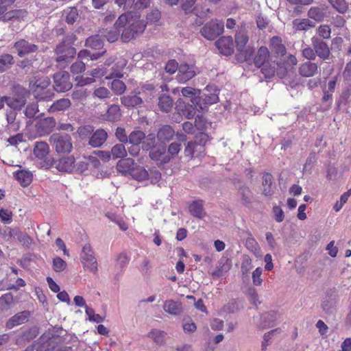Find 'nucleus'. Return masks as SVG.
<instances>
[{
  "label": "nucleus",
  "mask_w": 351,
  "mask_h": 351,
  "mask_svg": "<svg viewBox=\"0 0 351 351\" xmlns=\"http://www.w3.org/2000/svg\"><path fill=\"white\" fill-rule=\"evenodd\" d=\"M144 139H145L143 141L144 144L147 143L148 146H152L155 140V136L151 134L145 138V135L142 131L134 130L130 133L128 141L134 145H138Z\"/></svg>",
  "instance_id": "nucleus-12"
},
{
  "label": "nucleus",
  "mask_w": 351,
  "mask_h": 351,
  "mask_svg": "<svg viewBox=\"0 0 351 351\" xmlns=\"http://www.w3.org/2000/svg\"><path fill=\"white\" fill-rule=\"evenodd\" d=\"M186 156L202 157L204 154V147L203 145L198 144L196 142H189L184 149Z\"/></svg>",
  "instance_id": "nucleus-20"
},
{
  "label": "nucleus",
  "mask_w": 351,
  "mask_h": 351,
  "mask_svg": "<svg viewBox=\"0 0 351 351\" xmlns=\"http://www.w3.org/2000/svg\"><path fill=\"white\" fill-rule=\"evenodd\" d=\"M85 70V63L82 61H77L71 66V71L73 73H80Z\"/></svg>",
  "instance_id": "nucleus-64"
},
{
  "label": "nucleus",
  "mask_w": 351,
  "mask_h": 351,
  "mask_svg": "<svg viewBox=\"0 0 351 351\" xmlns=\"http://www.w3.org/2000/svg\"><path fill=\"white\" fill-rule=\"evenodd\" d=\"M14 58L12 55L5 53L0 56V73L5 72L14 64Z\"/></svg>",
  "instance_id": "nucleus-41"
},
{
  "label": "nucleus",
  "mask_w": 351,
  "mask_h": 351,
  "mask_svg": "<svg viewBox=\"0 0 351 351\" xmlns=\"http://www.w3.org/2000/svg\"><path fill=\"white\" fill-rule=\"evenodd\" d=\"M197 73V68L194 65L182 64L178 68L177 79L180 83H184L192 79Z\"/></svg>",
  "instance_id": "nucleus-11"
},
{
  "label": "nucleus",
  "mask_w": 351,
  "mask_h": 351,
  "mask_svg": "<svg viewBox=\"0 0 351 351\" xmlns=\"http://www.w3.org/2000/svg\"><path fill=\"white\" fill-rule=\"evenodd\" d=\"M273 214L275 220L278 223L282 222L285 219L284 212L280 206H274Z\"/></svg>",
  "instance_id": "nucleus-62"
},
{
  "label": "nucleus",
  "mask_w": 351,
  "mask_h": 351,
  "mask_svg": "<svg viewBox=\"0 0 351 351\" xmlns=\"http://www.w3.org/2000/svg\"><path fill=\"white\" fill-rule=\"evenodd\" d=\"M181 149V144L178 143H172L170 144L167 152V154L171 158L177 155Z\"/></svg>",
  "instance_id": "nucleus-60"
},
{
  "label": "nucleus",
  "mask_w": 351,
  "mask_h": 351,
  "mask_svg": "<svg viewBox=\"0 0 351 351\" xmlns=\"http://www.w3.org/2000/svg\"><path fill=\"white\" fill-rule=\"evenodd\" d=\"M312 44L316 55H317L320 58L326 60L329 58L330 51L326 43L319 40L318 38H313Z\"/></svg>",
  "instance_id": "nucleus-16"
},
{
  "label": "nucleus",
  "mask_w": 351,
  "mask_h": 351,
  "mask_svg": "<svg viewBox=\"0 0 351 351\" xmlns=\"http://www.w3.org/2000/svg\"><path fill=\"white\" fill-rule=\"evenodd\" d=\"M165 332L164 331L152 329L148 334L147 337L153 340L157 345H163L165 342Z\"/></svg>",
  "instance_id": "nucleus-40"
},
{
  "label": "nucleus",
  "mask_w": 351,
  "mask_h": 351,
  "mask_svg": "<svg viewBox=\"0 0 351 351\" xmlns=\"http://www.w3.org/2000/svg\"><path fill=\"white\" fill-rule=\"evenodd\" d=\"M308 16L315 21H320L324 19V14L321 8L313 7L308 10Z\"/></svg>",
  "instance_id": "nucleus-52"
},
{
  "label": "nucleus",
  "mask_w": 351,
  "mask_h": 351,
  "mask_svg": "<svg viewBox=\"0 0 351 351\" xmlns=\"http://www.w3.org/2000/svg\"><path fill=\"white\" fill-rule=\"evenodd\" d=\"M50 84L48 77L38 75L29 82V90L37 99H50L53 97V93L47 89Z\"/></svg>",
  "instance_id": "nucleus-2"
},
{
  "label": "nucleus",
  "mask_w": 351,
  "mask_h": 351,
  "mask_svg": "<svg viewBox=\"0 0 351 351\" xmlns=\"http://www.w3.org/2000/svg\"><path fill=\"white\" fill-rule=\"evenodd\" d=\"M121 102L127 107H135L143 103V99L137 94L131 93L121 98Z\"/></svg>",
  "instance_id": "nucleus-27"
},
{
  "label": "nucleus",
  "mask_w": 351,
  "mask_h": 351,
  "mask_svg": "<svg viewBox=\"0 0 351 351\" xmlns=\"http://www.w3.org/2000/svg\"><path fill=\"white\" fill-rule=\"evenodd\" d=\"M314 26V23L308 19H297L293 21V27L296 31H306Z\"/></svg>",
  "instance_id": "nucleus-33"
},
{
  "label": "nucleus",
  "mask_w": 351,
  "mask_h": 351,
  "mask_svg": "<svg viewBox=\"0 0 351 351\" xmlns=\"http://www.w3.org/2000/svg\"><path fill=\"white\" fill-rule=\"evenodd\" d=\"M85 313L90 322L100 323L104 320V318L100 315L96 314L95 311L88 306H86Z\"/></svg>",
  "instance_id": "nucleus-53"
},
{
  "label": "nucleus",
  "mask_w": 351,
  "mask_h": 351,
  "mask_svg": "<svg viewBox=\"0 0 351 351\" xmlns=\"http://www.w3.org/2000/svg\"><path fill=\"white\" fill-rule=\"evenodd\" d=\"M263 274V269L257 267L252 274V282L255 286H261L263 282L261 275Z\"/></svg>",
  "instance_id": "nucleus-56"
},
{
  "label": "nucleus",
  "mask_w": 351,
  "mask_h": 351,
  "mask_svg": "<svg viewBox=\"0 0 351 351\" xmlns=\"http://www.w3.org/2000/svg\"><path fill=\"white\" fill-rule=\"evenodd\" d=\"M54 88L57 92H65L72 88L69 73L60 71L53 75Z\"/></svg>",
  "instance_id": "nucleus-9"
},
{
  "label": "nucleus",
  "mask_w": 351,
  "mask_h": 351,
  "mask_svg": "<svg viewBox=\"0 0 351 351\" xmlns=\"http://www.w3.org/2000/svg\"><path fill=\"white\" fill-rule=\"evenodd\" d=\"M66 263L60 257H56L52 261V268L56 273H60L66 269Z\"/></svg>",
  "instance_id": "nucleus-50"
},
{
  "label": "nucleus",
  "mask_w": 351,
  "mask_h": 351,
  "mask_svg": "<svg viewBox=\"0 0 351 351\" xmlns=\"http://www.w3.org/2000/svg\"><path fill=\"white\" fill-rule=\"evenodd\" d=\"M182 94L184 97H187L191 98V102L194 105H197L198 101H199V97L196 96V95L199 94V90L195 89L191 87H184L182 89Z\"/></svg>",
  "instance_id": "nucleus-44"
},
{
  "label": "nucleus",
  "mask_w": 351,
  "mask_h": 351,
  "mask_svg": "<svg viewBox=\"0 0 351 351\" xmlns=\"http://www.w3.org/2000/svg\"><path fill=\"white\" fill-rule=\"evenodd\" d=\"M163 310L172 315H179L182 311V304L173 300H167L164 302Z\"/></svg>",
  "instance_id": "nucleus-23"
},
{
  "label": "nucleus",
  "mask_w": 351,
  "mask_h": 351,
  "mask_svg": "<svg viewBox=\"0 0 351 351\" xmlns=\"http://www.w3.org/2000/svg\"><path fill=\"white\" fill-rule=\"evenodd\" d=\"M86 45L90 48L99 49L102 48L104 43L101 36L99 35H95L87 38Z\"/></svg>",
  "instance_id": "nucleus-48"
},
{
  "label": "nucleus",
  "mask_w": 351,
  "mask_h": 351,
  "mask_svg": "<svg viewBox=\"0 0 351 351\" xmlns=\"http://www.w3.org/2000/svg\"><path fill=\"white\" fill-rule=\"evenodd\" d=\"M14 177L23 186H28L32 180V174L26 170H19L14 172Z\"/></svg>",
  "instance_id": "nucleus-30"
},
{
  "label": "nucleus",
  "mask_w": 351,
  "mask_h": 351,
  "mask_svg": "<svg viewBox=\"0 0 351 351\" xmlns=\"http://www.w3.org/2000/svg\"><path fill=\"white\" fill-rule=\"evenodd\" d=\"M88 95L87 90L83 87H80L78 89L75 90L72 93V99L75 100H83Z\"/></svg>",
  "instance_id": "nucleus-57"
},
{
  "label": "nucleus",
  "mask_w": 351,
  "mask_h": 351,
  "mask_svg": "<svg viewBox=\"0 0 351 351\" xmlns=\"http://www.w3.org/2000/svg\"><path fill=\"white\" fill-rule=\"evenodd\" d=\"M204 206V202L202 200L198 199L192 202L189 206L190 214L197 219H204L206 216Z\"/></svg>",
  "instance_id": "nucleus-18"
},
{
  "label": "nucleus",
  "mask_w": 351,
  "mask_h": 351,
  "mask_svg": "<svg viewBox=\"0 0 351 351\" xmlns=\"http://www.w3.org/2000/svg\"><path fill=\"white\" fill-rule=\"evenodd\" d=\"M14 303L13 295L10 293H5L0 298V313L8 311Z\"/></svg>",
  "instance_id": "nucleus-39"
},
{
  "label": "nucleus",
  "mask_w": 351,
  "mask_h": 351,
  "mask_svg": "<svg viewBox=\"0 0 351 351\" xmlns=\"http://www.w3.org/2000/svg\"><path fill=\"white\" fill-rule=\"evenodd\" d=\"M280 332V329L272 330L267 333H265L263 336V340L261 343V350L266 351L267 349V346L270 343V340L275 333H279Z\"/></svg>",
  "instance_id": "nucleus-51"
},
{
  "label": "nucleus",
  "mask_w": 351,
  "mask_h": 351,
  "mask_svg": "<svg viewBox=\"0 0 351 351\" xmlns=\"http://www.w3.org/2000/svg\"><path fill=\"white\" fill-rule=\"evenodd\" d=\"M223 22L213 19L205 24L201 29V34L206 39L213 40L223 33Z\"/></svg>",
  "instance_id": "nucleus-5"
},
{
  "label": "nucleus",
  "mask_w": 351,
  "mask_h": 351,
  "mask_svg": "<svg viewBox=\"0 0 351 351\" xmlns=\"http://www.w3.org/2000/svg\"><path fill=\"white\" fill-rule=\"evenodd\" d=\"M30 313L27 311L20 312L12 317L6 323V327L11 329L16 326L27 322L29 319Z\"/></svg>",
  "instance_id": "nucleus-21"
},
{
  "label": "nucleus",
  "mask_w": 351,
  "mask_h": 351,
  "mask_svg": "<svg viewBox=\"0 0 351 351\" xmlns=\"http://www.w3.org/2000/svg\"><path fill=\"white\" fill-rule=\"evenodd\" d=\"M269 51L265 47H261L258 49L256 56L254 58V64L256 66L261 67L268 60Z\"/></svg>",
  "instance_id": "nucleus-28"
},
{
  "label": "nucleus",
  "mask_w": 351,
  "mask_h": 351,
  "mask_svg": "<svg viewBox=\"0 0 351 351\" xmlns=\"http://www.w3.org/2000/svg\"><path fill=\"white\" fill-rule=\"evenodd\" d=\"M56 126V121L53 117H47L43 119L38 120L35 123L36 130V136H44L50 133Z\"/></svg>",
  "instance_id": "nucleus-10"
},
{
  "label": "nucleus",
  "mask_w": 351,
  "mask_h": 351,
  "mask_svg": "<svg viewBox=\"0 0 351 351\" xmlns=\"http://www.w3.org/2000/svg\"><path fill=\"white\" fill-rule=\"evenodd\" d=\"M111 88L117 95H121L125 92L126 86L122 81L114 80L111 83Z\"/></svg>",
  "instance_id": "nucleus-54"
},
{
  "label": "nucleus",
  "mask_w": 351,
  "mask_h": 351,
  "mask_svg": "<svg viewBox=\"0 0 351 351\" xmlns=\"http://www.w3.org/2000/svg\"><path fill=\"white\" fill-rule=\"evenodd\" d=\"M56 53L57 62H69L75 56L76 50L74 47L66 45L64 43H62L57 47Z\"/></svg>",
  "instance_id": "nucleus-13"
},
{
  "label": "nucleus",
  "mask_w": 351,
  "mask_h": 351,
  "mask_svg": "<svg viewBox=\"0 0 351 351\" xmlns=\"http://www.w3.org/2000/svg\"><path fill=\"white\" fill-rule=\"evenodd\" d=\"M130 176L138 181L148 180L149 173L142 167L132 168Z\"/></svg>",
  "instance_id": "nucleus-43"
},
{
  "label": "nucleus",
  "mask_w": 351,
  "mask_h": 351,
  "mask_svg": "<svg viewBox=\"0 0 351 351\" xmlns=\"http://www.w3.org/2000/svg\"><path fill=\"white\" fill-rule=\"evenodd\" d=\"M8 231L10 238L19 241L23 245H28L31 243V239L27 234L21 232L18 230L8 229Z\"/></svg>",
  "instance_id": "nucleus-31"
},
{
  "label": "nucleus",
  "mask_w": 351,
  "mask_h": 351,
  "mask_svg": "<svg viewBox=\"0 0 351 351\" xmlns=\"http://www.w3.org/2000/svg\"><path fill=\"white\" fill-rule=\"evenodd\" d=\"M80 259L84 267L86 269L89 270L93 273L97 271V261L92 247L89 244H86L82 247V252L80 254Z\"/></svg>",
  "instance_id": "nucleus-6"
},
{
  "label": "nucleus",
  "mask_w": 351,
  "mask_h": 351,
  "mask_svg": "<svg viewBox=\"0 0 351 351\" xmlns=\"http://www.w3.org/2000/svg\"><path fill=\"white\" fill-rule=\"evenodd\" d=\"M160 19V12L157 9L152 10L147 15V23H156Z\"/></svg>",
  "instance_id": "nucleus-58"
},
{
  "label": "nucleus",
  "mask_w": 351,
  "mask_h": 351,
  "mask_svg": "<svg viewBox=\"0 0 351 351\" xmlns=\"http://www.w3.org/2000/svg\"><path fill=\"white\" fill-rule=\"evenodd\" d=\"M231 261L227 258L221 259L219 262L218 266L215 270L212 273L213 277H220L226 274L231 268Z\"/></svg>",
  "instance_id": "nucleus-24"
},
{
  "label": "nucleus",
  "mask_w": 351,
  "mask_h": 351,
  "mask_svg": "<svg viewBox=\"0 0 351 351\" xmlns=\"http://www.w3.org/2000/svg\"><path fill=\"white\" fill-rule=\"evenodd\" d=\"M107 136L108 134L105 130H97L92 135L89 144L95 147H99L106 141Z\"/></svg>",
  "instance_id": "nucleus-25"
},
{
  "label": "nucleus",
  "mask_w": 351,
  "mask_h": 351,
  "mask_svg": "<svg viewBox=\"0 0 351 351\" xmlns=\"http://www.w3.org/2000/svg\"><path fill=\"white\" fill-rule=\"evenodd\" d=\"M33 159L40 168L49 169L54 166L55 160L49 155V147L43 141L36 142L33 149Z\"/></svg>",
  "instance_id": "nucleus-3"
},
{
  "label": "nucleus",
  "mask_w": 351,
  "mask_h": 351,
  "mask_svg": "<svg viewBox=\"0 0 351 351\" xmlns=\"http://www.w3.org/2000/svg\"><path fill=\"white\" fill-rule=\"evenodd\" d=\"M121 117V110L119 106L112 105L106 112V119L110 121H117Z\"/></svg>",
  "instance_id": "nucleus-45"
},
{
  "label": "nucleus",
  "mask_w": 351,
  "mask_h": 351,
  "mask_svg": "<svg viewBox=\"0 0 351 351\" xmlns=\"http://www.w3.org/2000/svg\"><path fill=\"white\" fill-rule=\"evenodd\" d=\"M262 190L265 196H270L274 193V187L272 186V177L270 174H266L263 177Z\"/></svg>",
  "instance_id": "nucleus-35"
},
{
  "label": "nucleus",
  "mask_w": 351,
  "mask_h": 351,
  "mask_svg": "<svg viewBox=\"0 0 351 351\" xmlns=\"http://www.w3.org/2000/svg\"><path fill=\"white\" fill-rule=\"evenodd\" d=\"M270 47L277 55L282 56L286 52L285 47L282 44V40L278 36H274L270 40Z\"/></svg>",
  "instance_id": "nucleus-32"
},
{
  "label": "nucleus",
  "mask_w": 351,
  "mask_h": 351,
  "mask_svg": "<svg viewBox=\"0 0 351 351\" xmlns=\"http://www.w3.org/2000/svg\"><path fill=\"white\" fill-rule=\"evenodd\" d=\"M245 245L247 248L252 252L257 258L262 256L261 249L257 241L252 237H250L246 239Z\"/></svg>",
  "instance_id": "nucleus-37"
},
{
  "label": "nucleus",
  "mask_w": 351,
  "mask_h": 351,
  "mask_svg": "<svg viewBox=\"0 0 351 351\" xmlns=\"http://www.w3.org/2000/svg\"><path fill=\"white\" fill-rule=\"evenodd\" d=\"M215 45L221 53L225 56L231 55L234 51L233 40L230 36H223L218 39Z\"/></svg>",
  "instance_id": "nucleus-14"
},
{
  "label": "nucleus",
  "mask_w": 351,
  "mask_h": 351,
  "mask_svg": "<svg viewBox=\"0 0 351 351\" xmlns=\"http://www.w3.org/2000/svg\"><path fill=\"white\" fill-rule=\"evenodd\" d=\"M175 134L173 128L169 125L161 128L157 134L158 138L161 141L171 140Z\"/></svg>",
  "instance_id": "nucleus-42"
},
{
  "label": "nucleus",
  "mask_w": 351,
  "mask_h": 351,
  "mask_svg": "<svg viewBox=\"0 0 351 351\" xmlns=\"http://www.w3.org/2000/svg\"><path fill=\"white\" fill-rule=\"evenodd\" d=\"M331 6L341 14L346 13L348 10V3L346 0H328Z\"/></svg>",
  "instance_id": "nucleus-47"
},
{
  "label": "nucleus",
  "mask_w": 351,
  "mask_h": 351,
  "mask_svg": "<svg viewBox=\"0 0 351 351\" xmlns=\"http://www.w3.org/2000/svg\"><path fill=\"white\" fill-rule=\"evenodd\" d=\"M318 34L324 39H328L330 37L331 29L327 25H323L317 29Z\"/></svg>",
  "instance_id": "nucleus-59"
},
{
  "label": "nucleus",
  "mask_w": 351,
  "mask_h": 351,
  "mask_svg": "<svg viewBox=\"0 0 351 351\" xmlns=\"http://www.w3.org/2000/svg\"><path fill=\"white\" fill-rule=\"evenodd\" d=\"M14 47L20 57L35 52L38 49V47L36 45L30 44L23 39L16 42L14 45Z\"/></svg>",
  "instance_id": "nucleus-15"
},
{
  "label": "nucleus",
  "mask_w": 351,
  "mask_h": 351,
  "mask_svg": "<svg viewBox=\"0 0 351 351\" xmlns=\"http://www.w3.org/2000/svg\"><path fill=\"white\" fill-rule=\"evenodd\" d=\"M150 158L160 164L169 162L171 157L167 154L166 148L162 147H154L149 152Z\"/></svg>",
  "instance_id": "nucleus-17"
},
{
  "label": "nucleus",
  "mask_w": 351,
  "mask_h": 351,
  "mask_svg": "<svg viewBox=\"0 0 351 351\" xmlns=\"http://www.w3.org/2000/svg\"><path fill=\"white\" fill-rule=\"evenodd\" d=\"M62 14L69 24H73L78 17V12L75 8H67Z\"/></svg>",
  "instance_id": "nucleus-49"
},
{
  "label": "nucleus",
  "mask_w": 351,
  "mask_h": 351,
  "mask_svg": "<svg viewBox=\"0 0 351 351\" xmlns=\"http://www.w3.org/2000/svg\"><path fill=\"white\" fill-rule=\"evenodd\" d=\"M134 165V160L128 158L123 160H120L117 164V169L119 172L122 173L123 174L128 173L130 175V171H132Z\"/></svg>",
  "instance_id": "nucleus-29"
},
{
  "label": "nucleus",
  "mask_w": 351,
  "mask_h": 351,
  "mask_svg": "<svg viewBox=\"0 0 351 351\" xmlns=\"http://www.w3.org/2000/svg\"><path fill=\"white\" fill-rule=\"evenodd\" d=\"M248 42V36L244 31H240L235 35L236 47L245 60L250 59L254 53V49L250 46L246 47Z\"/></svg>",
  "instance_id": "nucleus-8"
},
{
  "label": "nucleus",
  "mask_w": 351,
  "mask_h": 351,
  "mask_svg": "<svg viewBox=\"0 0 351 351\" xmlns=\"http://www.w3.org/2000/svg\"><path fill=\"white\" fill-rule=\"evenodd\" d=\"M145 27L146 24L141 19L139 14L127 12L118 18L114 23V29L108 31L104 36L108 41L113 43L118 39L120 32L122 31L121 39L124 42H128L136 34L142 33Z\"/></svg>",
  "instance_id": "nucleus-1"
},
{
  "label": "nucleus",
  "mask_w": 351,
  "mask_h": 351,
  "mask_svg": "<svg viewBox=\"0 0 351 351\" xmlns=\"http://www.w3.org/2000/svg\"><path fill=\"white\" fill-rule=\"evenodd\" d=\"M14 97H0L2 99L3 107L5 103L10 108L13 110H20L25 104L26 96L27 95V90L20 86L14 87Z\"/></svg>",
  "instance_id": "nucleus-4"
},
{
  "label": "nucleus",
  "mask_w": 351,
  "mask_h": 351,
  "mask_svg": "<svg viewBox=\"0 0 351 351\" xmlns=\"http://www.w3.org/2000/svg\"><path fill=\"white\" fill-rule=\"evenodd\" d=\"M110 154L113 159L123 158L127 156V151L124 145L117 144L112 147Z\"/></svg>",
  "instance_id": "nucleus-46"
},
{
  "label": "nucleus",
  "mask_w": 351,
  "mask_h": 351,
  "mask_svg": "<svg viewBox=\"0 0 351 351\" xmlns=\"http://www.w3.org/2000/svg\"><path fill=\"white\" fill-rule=\"evenodd\" d=\"M58 153H69L73 148L71 138L68 134H53L50 137Z\"/></svg>",
  "instance_id": "nucleus-7"
},
{
  "label": "nucleus",
  "mask_w": 351,
  "mask_h": 351,
  "mask_svg": "<svg viewBox=\"0 0 351 351\" xmlns=\"http://www.w3.org/2000/svg\"><path fill=\"white\" fill-rule=\"evenodd\" d=\"M16 112L11 110L6 114V119L8 121L7 129L10 132H16L20 128L19 123L16 121Z\"/></svg>",
  "instance_id": "nucleus-38"
},
{
  "label": "nucleus",
  "mask_w": 351,
  "mask_h": 351,
  "mask_svg": "<svg viewBox=\"0 0 351 351\" xmlns=\"http://www.w3.org/2000/svg\"><path fill=\"white\" fill-rule=\"evenodd\" d=\"M252 268V261L249 256L245 255L242 258L241 270L243 274H247Z\"/></svg>",
  "instance_id": "nucleus-55"
},
{
  "label": "nucleus",
  "mask_w": 351,
  "mask_h": 351,
  "mask_svg": "<svg viewBox=\"0 0 351 351\" xmlns=\"http://www.w3.org/2000/svg\"><path fill=\"white\" fill-rule=\"evenodd\" d=\"M24 141L23 134L19 133L14 136H10L7 139V142L12 146H16Z\"/></svg>",
  "instance_id": "nucleus-63"
},
{
  "label": "nucleus",
  "mask_w": 351,
  "mask_h": 351,
  "mask_svg": "<svg viewBox=\"0 0 351 351\" xmlns=\"http://www.w3.org/2000/svg\"><path fill=\"white\" fill-rule=\"evenodd\" d=\"M317 69L318 67L316 63L311 62H306L300 66L299 73L302 77H313L317 72Z\"/></svg>",
  "instance_id": "nucleus-22"
},
{
  "label": "nucleus",
  "mask_w": 351,
  "mask_h": 351,
  "mask_svg": "<svg viewBox=\"0 0 351 351\" xmlns=\"http://www.w3.org/2000/svg\"><path fill=\"white\" fill-rule=\"evenodd\" d=\"M71 106V101L69 99H60L54 102L49 108V111L56 112L64 111Z\"/></svg>",
  "instance_id": "nucleus-34"
},
{
  "label": "nucleus",
  "mask_w": 351,
  "mask_h": 351,
  "mask_svg": "<svg viewBox=\"0 0 351 351\" xmlns=\"http://www.w3.org/2000/svg\"><path fill=\"white\" fill-rule=\"evenodd\" d=\"M279 319L280 315L276 312L264 313L261 316V326L263 328L272 327Z\"/></svg>",
  "instance_id": "nucleus-26"
},
{
  "label": "nucleus",
  "mask_w": 351,
  "mask_h": 351,
  "mask_svg": "<svg viewBox=\"0 0 351 351\" xmlns=\"http://www.w3.org/2000/svg\"><path fill=\"white\" fill-rule=\"evenodd\" d=\"M54 165L60 171L73 172L75 169V158L73 156L63 158L55 161Z\"/></svg>",
  "instance_id": "nucleus-19"
},
{
  "label": "nucleus",
  "mask_w": 351,
  "mask_h": 351,
  "mask_svg": "<svg viewBox=\"0 0 351 351\" xmlns=\"http://www.w3.org/2000/svg\"><path fill=\"white\" fill-rule=\"evenodd\" d=\"M110 92L105 87H99L95 90L93 93L94 97H98L99 99H105L109 97Z\"/></svg>",
  "instance_id": "nucleus-61"
},
{
  "label": "nucleus",
  "mask_w": 351,
  "mask_h": 351,
  "mask_svg": "<svg viewBox=\"0 0 351 351\" xmlns=\"http://www.w3.org/2000/svg\"><path fill=\"white\" fill-rule=\"evenodd\" d=\"M173 101L171 97L167 95H162L159 97L158 107L162 112H168L173 107Z\"/></svg>",
  "instance_id": "nucleus-36"
}]
</instances>
